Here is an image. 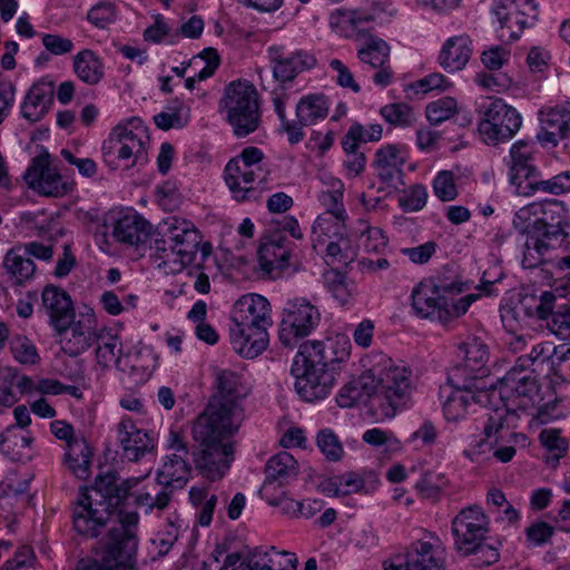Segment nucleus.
Masks as SVG:
<instances>
[{"mask_svg":"<svg viewBox=\"0 0 570 570\" xmlns=\"http://www.w3.org/2000/svg\"><path fill=\"white\" fill-rule=\"evenodd\" d=\"M139 482L140 478H128L119 482L118 475L109 472L98 475L94 485L79 494L72 512L73 528L79 534L87 538L98 537L116 514L119 525L109 530L100 559H82L76 570H135V527L139 518L136 512H118L130 490Z\"/></svg>","mask_w":570,"mask_h":570,"instance_id":"f257e3e1","label":"nucleus"},{"mask_svg":"<svg viewBox=\"0 0 570 570\" xmlns=\"http://www.w3.org/2000/svg\"><path fill=\"white\" fill-rule=\"evenodd\" d=\"M218 394L213 396L193 426L198 448L193 451L195 469L209 481L220 480L234 461L233 436L244 420L239 399L245 395L238 375L230 370L216 372Z\"/></svg>","mask_w":570,"mask_h":570,"instance_id":"f03ea898","label":"nucleus"},{"mask_svg":"<svg viewBox=\"0 0 570 570\" xmlns=\"http://www.w3.org/2000/svg\"><path fill=\"white\" fill-rule=\"evenodd\" d=\"M512 225L522 238L523 267L534 268L544 262L550 249L568 237L569 213L562 202L547 199L520 208Z\"/></svg>","mask_w":570,"mask_h":570,"instance_id":"7ed1b4c3","label":"nucleus"},{"mask_svg":"<svg viewBox=\"0 0 570 570\" xmlns=\"http://www.w3.org/2000/svg\"><path fill=\"white\" fill-rule=\"evenodd\" d=\"M490 394L491 397L498 394L507 412L525 411L542 424L562 415L554 389L550 384H541L534 368L520 371L512 366L499 380V387L491 386Z\"/></svg>","mask_w":570,"mask_h":570,"instance_id":"20e7f679","label":"nucleus"},{"mask_svg":"<svg viewBox=\"0 0 570 570\" xmlns=\"http://www.w3.org/2000/svg\"><path fill=\"white\" fill-rule=\"evenodd\" d=\"M360 376L362 389L385 417H394L411 397L412 371L383 353L374 354Z\"/></svg>","mask_w":570,"mask_h":570,"instance_id":"39448f33","label":"nucleus"},{"mask_svg":"<svg viewBox=\"0 0 570 570\" xmlns=\"http://www.w3.org/2000/svg\"><path fill=\"white\" fill-rule=\"evenodd\" d=\"M220 108L237 137H246L259 126L258 92L247 80L233 81L226 86Z\"/></svg>","mask_w":570,"mask_h":570,"instance_id":"423d86ee","label":"nucleus"},{"mask_svg":"<svg viewBox=\"0 0 570 570\" xmlns=\"http://www.w3.org/2000/svg\"><path fill=\"white\" fill-rule=\"evenodd\" d=\"M462 361L449 373L448 381L452 387L488 389L483 379L488 376L490 351L488 344L480 337L469 336L459 347Z\"/></svg>","mask_w":570,"mask_h":570,"instance_id":"0eeeda50","label":"nucleus"},{"mask_svg":"<svg viewBox=\"0 0 570 570\" xmlns=\"http://www.w3.org/2000/svg\"><path fill=\"white\" fill-rule=\"evenodd\" d=\"M322 341H307L299 345L295 356L292 372L296 376L295 390L306 402L323 400L318 396L316 386L321 382V374L330 367V360L325 354Z\"/></svg>","mask_w":570,"mask_h":570,"instance_id":"6e6552de","label":"nucleus"},{"mask_svg":"<svg viewBox=\"0 0 570 570\" xmlns=\"http://www.w3.org/2000/svg\"><path fill=\"white\" fill-rule=\"evenodd\" d=\"M318 308L304 297L288 299L283 307L278 338L283 346L293 348L320 324Z\"/></svg>","mask_w":570,"mask_h":570,"instance_id":"1a4fd4ad","label":"nucleus"},{"mask_svg":"<svg viewBox=\"0 0 570 570\" xmlns=\"http://www.w3.org/2000/svg\"><path fill=\"white\" fill-rule=\"evenodd\" d=\"M522 117L515 108L502 99H494L482 111L478 129L482 140L489 146L507 142L519 131Z\"/></svg>","mask_w":570,"mask_h":570,"instance_id":"9d476101","label":"nucleus"},{"mask_svg":"<svg viewBox=\"0 0 570 570\" xmlns=\"http://www.w3.org/2000/svg\"><path fill=\"white\" fill-rule=\"evenodd\" d=\"M445 552L438 537L429 534L412 542L403 554L384 562L389 570H444Z\"/></svg>","mask_w":570,"mask_h":570,"instance_id":"9b49d317","label":"nucleus"},{"mask_svg":"<svg viewBox=\"0 0 570 570\" xmlns=\"http://www.w3.org/2000/svg\"><path fill=\"white\" fill-rule=\"evenodd\" d=\"M454 549L464 557L471 554L476 543L485 541L490 531V520L478 505L462 509L451 523Z\"/></svg>","mask_w":570,"mask_h":570,"instance_id":"f8f14e48","label":"nucleus"},{"mask_svg":"<svg viewBox=\"0 0 570 570\" xmlns=\"http://www.w3.org/2000/svg\"><path fill=\"white\" fill-rule=\"evenodd\" d=\"M492 13L501 26L500 38L517 40L524 29L534 26L538 6L534 0H494Z\"/></svg>","mask_w":570,"mask_h":570,"instance_id":"ddd939ff","label":"nucleus"},{"mask_svg":"<svg viewBox=\"0 0 570 570\" xmlns=\"http://www.w3.org/2000/svg\"><path fill=\"white\" fill-rule=\"evenodd\" d=\"M463 292L462 284H435L432 281L419 283L412 291V307L422 318H435L443 323L446 295Z\"/></svg>","mask_w":570,"mask_h":570,"instance_id":"4468645a","label":"nucleus"},{"mask_svg":"<svg viewBox=\"0 0 570 570\" xmlns=\"http://www.w3.org/2000/svg\"><path fill=\"white\" fill-rule=\"evenodd\" d=\"M120 456L128 462H141L156 452V441L151 433L140 429L129 416H124L116 426Z\"/></svg>","mask_w":570,"mask_h":570,"instance_id":"2eb2a0df","label":"nucleus"},{"mask_svg":"<svg viewBox=\"0 0 570 570\" xmlns=\"http://www.w3.org/2000/svg\"><path fill=\"white\" fill-rule=\"evenodd\" d=\"M292 245L281 232H274L262 238L258 248V259L262 271L272 279L291 275L288 259L292 253Z\"/></svg>","mask_w":570,"mask_h":570,"instance_id":"dca6fc26","label":"nucleus"},{"mask_svg":"<svg viewBox=\"0 0 570 570\" xmlns=\"http://www.w3.org/2000/svg\"><path fill=\"white\" fill-rule=\"evenodd\" d=\"M102 154L107 164L112 165L115 159L130 161L126 164L129 168L145 157L146 148L142 137L137 132L126 126H116L102 145Z\"/></svg>","mask_w":570,"mask_h":570,"instance_id":"f3484780","label":"nucleus"},{"mask_svg":"<svg viewBox=\"0 0 570 570\" xmlns=\"http://www.w3.org/2000/svg\"><path fill=\"white\" fill-rule=\"evenodd\" d=\"M101 233L106 234L108 226H112V237L121 244L138 246L146 242L150 234V224L138 214H125L119 216L115 212L106 213L99 219Z\"/></svg>","mask_w":570,"mask_h":570,"instance_id":"a211bd4d","label":"nucleus"},{"mask_svg":"<svg viewBox=\"0 0 570 570\" xmlns=\"http://www.w3.org/2000/svg\"><path fill=\"white\" fill-rule=\"evenodd\" d=\"M322 343L330 360V367L321 374V383L317 381L314 389L318 390V396H327L336 383L337 375L350 361L352 344L345 334H335Z\"/></svg>","mask_w":570,"mask_h":570,"instance_id":"6ab92c4d","label":"nucleus"},{"mask_svg":"<svg viewBox=\"0 0 570 570\" xmlns=\"http://www.w3.org/2000/svg\"><path fill=\"white\" fill-rule=\"evenodd\" d=\"M330 202L334 205L335 209L327 210L323 215L318 216L313 225V234L317 235L318 238L325 237L330 240L326 246V255L332 258H336L341 254V246L338 244L345 236L344 226V209L338 204V197L330 193L327 195ZM325 239H322L324 242ZM321 242V239H318Z\"/></svg>","mask_w":570,"mask_h":570,"instance_id":"aec40b11","label":"nucleus"},{"mask_svg":"<svg viewBox=\"0 0 570 570\" xmlns=\"http://www.w3.org/2000/svg\"><path fill=\"white\" fill-rule=\"evenodd\" d=\"M55 330H66L72 324L75 309L70 295L61 287L49 284L41 293V307Z\"/></svg>","mask_w":570,"mask_h":570,"instance_id":"412c9836","label":"nucleus"},{"mask_svg":"<svg viewBox=\"0 0 570 570\" xmlns=\"http://www.w3.org/2000/svg\"><path fill=\"white\" fill-rule=\"evenodd\" d=\"M24 179L41 195L50 197L63 196L72 188L69 183L62 181L58 173L49 168L48 161L43 157H36L32 160L24 174Z\"/></svg>","mask_w":570,"mask_h":570,"instance_id":"4be33fe9","label":"nucleus"},{"mask_svg":"<svg viewBox=\"0 0 570 570\" xmlns=\"http://www.w3.org/2000/svg\"><path fill=\"white\" fill-rule=\"evenodd\" d=\"M404 163L402 151L396 145H386L376 150L373 167L384 185L379 188V193L389 194L390 190L386 189H396L397 185L402 184Z\"/></svg>","mask_w":570,"mask_h":570,"instance_id":"5701e85b","label":"nucleus"},{"mask_svg":"<svg viewBox=\"0 0 570 570\" xmlns=\"http://www.w3.org/2000/svg\"><path fill=\"white\" fill-rule=\"evenodd\" d=\"M230 321L243 326L268 328L272 325L271 304L259 294L244 295L235 303Z\"/></svg>","mask_w":570,"mask_h":570,"instance_id":"b1692460","label":"nucleus"},{"mask_svg":"<svg viewBox=\"0 0 570 570\" xmlns=\"http://www.w3.org/2000/svg\"><path fill=\"white\" fill-rule=\"evenodd\" d=\"M267 330L266 327L230 323L229 338L234 351L245 358L257 357L268 345Z\"/></svg>","mask_w":570,"mask_h":570,"instance_id":"393cba45","label":"nucleus"},{"mask_svg":"<svg viewBox=\"0 0 570 570\" xmlns=\"http://www.w3.org/2000/svg\"><path fill=\"white\" fill-rule=\"evenodd\" d=\"M537 148L534 141L518 140L511 149L509 156L510 180L517 187L518 194H528L521 190L522 179L535 177V167L533 165V155Z\"/></svg>","mask_w":570,"mask_h":570,"instance_id":"a878e982","label":"nucleus"},{"mask_svg":"<svg viewBox=\"0 0 570 570\" xmlns=\"http://www.w3.org/2000/svg\"><path fill=\"white\" fill-rule=\"evenodd\" d=\"M53 102V82L41 79L27 92L21 105V114L30 122H37L49 111Z\"/></svg>","mask_w":570,"mask_h":570,"instance_id":"bb28decb","label":"nucleus"},{"mask_svg":"<svg viewBox=\"0 0 570 570\" xmlns=\"http://www.w3.org/2000/svg\"><path fill=\"white\" fill-rule=\"evenodd\" d=\"M94 317L88 316L85 321L75 322L67 325L66 330H55L60 337L59 342L65 353L77 356L91 346Z\"/></svg>","mask_w":570,"mask_h":570,"instance_id":"cd10ccee","label":"nucleus"},{"mask_svg":"<svg viewBox=\"0 0 570 570\" xmlns=\"http://www.w3.org/2000/svg\"><path fill=\"white\" fill-rule=\"evenodd\" d=\"M554 303L556 296L551 292H543L540 296L524 295L515 307L503 311L502 321L507 327H512V325L507 324L509 318H517V315L522 313L524 316L548 322L554 308Z\"/></svg>","mask_w":570,"mask_h":570,"instance_id":"c85d7f7f","label":"nucleus"},{"mask_svg":"<svg viewBox=\"0 0 570 570\" xmlns=\"http://www.w3.org/2000/svg\"><path fill=\"white\" fill-rule=\"evenodd\" d=\"M453 389L443 403V413L448 421H458L463 417L471 402L480 404L491 399L489 389Z\"/></svg>","mask_w":570,"mask_h":570,"instance_id":"c756f323","label":"nucleus"},{"mask_svg":"<svg viewBox=\"0 0 570 570\" xmlns=\"http://www.w3.org/2000/svg\"><path fill=\"white\" fill-rule=\"evenodd\" d=\"M472 55V40L468 35L449 38L442 46L439 62L446 71H458L465 67Z\"/></svg>","mask_w":570,"mask_h":570,"instance_id":"7c9ffc66","label":"nucleus"},{"mask_svg":"<svg viewBox=\"0 0 570 570\" xmlns=\"http://www.w3.org/2000/svg\"><path fill=\"white\" fill-rule=\"evenodd\" d=\"M316 66V58L308 51L297 50L273 61V76L277 81L292 82L296 76Z\"/></svg>","mask_w":570,"mask_h":570,"instance_id":"2f4dec72","label":"nucleus"},{"mask_svg":"<svg viewBox=\"0 0 570 570\" xmlns=\"http://www.w3.org/2000/svg\"><path fill=\"white\" fill-rule=\"evenodd\" d=\"M224 178L233 198L237 202H257L263 196V187L257 181L246 173H237L228 164L225 166Z\"/></svg>","mask_w":570,"mask_h":570,"instance_id":"473e14b6","label":"nucleus"},{"mask_svg":"<svg viewBox=\"0 0 570 570\" xmlns=\"http://www.w3.org/2000/svg\"><path fill=\"white\" fill-rule=\"evenodd\" d=\"M76 76L86 85H98L105 75V66L100 57L90 49L79 51L72 59Z\"/></svg>","mask_w":570,"mask_h":570,"instance_id":"72a5a7b5","label":"nucleus"},{"mask_svg":"<svg viewBox=\"0 0 570 570\" xmlns=\"http://www.w3.org/2000/svg\"><path fill=\"white\" fill-rule=\"evenodd\" d=\"M298 474V464L295 458L285 451H282L266 462L265 482L283 485L294 480Z\"/></svg>","mask_w":570,"mask_h":570,"instance_id":"f704fd0d","label":"nucleus"},{"mask_svg":"<svg viewBox=\"0 0 570 570\" xmlns=\"http://www.w3.org/2000/svg\"><path fill=\"white\" fill-rule=\"evenodd\" d=\"M3 268L17 285L30 279L36 271L33 261L21 247L10 249L3 259Z\"/></svg>","mask_w":570,"mask_h":570,"instance_id":"c9c22d12","label":"nucleus"},{"mask_svg":"<svg viewBox=\"0 0 570 570\" xmlns=\"http://www.w3.org/2000/svg\"><path fill=\"white\" fill-rule=\"evenodd\" d=\"M66 448V465L77 478L86 479L89 475L90 446L83 438L79 436L76 440L69 441Z\"/></svg>","mask_w":570,"mask_h":570,"instance_id":"e433bc0d","label":"nucleus"},{"mask_svg":"<svg viewBox=\"0 0 570 570\" xmlns=\"http://www.w3.org/2000/svg\"><path fill=\"white\" fill-rule=\"evenodd\" d=\"M191 466L187 461V456H174L167 454L161 469L157 474V481L167 487L181 488L188 480Z\"/></svg>","mask_w":570,"mask_h":570,"instance_id":"4c0bfd02","label":"nucleus"},{"mask_svg":"<svg viewBox=\"0 0 570 570\" xmlns=\"http://www.w3.org/2000/svg\"><path fill=\"white\" fill-rule=\"evenodd\" d=\"M362 135V125L353 124L342 139V147L346 153L344 161L351 176L360 175L365 167L366 157L364 153L358 151L357 139Z\"/></svg>","mask_w":570,"mask_h":570,"instance_id":"58836bf2","label":"nucleus"},{"mask_svg":"<svg viewBox=\"0 0 570 570\" xmlns=\"http://www.w3.org/2000/svg\"><path fill=\"white\" fill-rule=\"evenodd\" d=\"M328 101L322 94L304 96L296 105V118L303 125H314L328 114Z\"/></svg>","mask_w":570,"mask_h":570,"instance_id":"ea45409f","label":"nucleus"},{"mask_svg":"<svg viewBox=\"0 0 570 570\" xmlns=\"http://www.w3.org/2000/svg\"><path fill=\"white\" fill-rule=\"evenodd\" d=\"M357 57L368 69L382 67L389 62L390 46L376 36H370L357 49Z\"/></svg>","mask_w":570,"mask_h":570,"instance_id":"a19ab883","label":"nucleus"},{"mask_svg":"<svg viewBox=\"0 0 570 570\" xmlns=\"http://www.w3.org/2000/svg\"><path fill=\"white\" fill-rule=\"evenodd\" d=\"M189 119V107L178 99L173 100L164 111L154 116L155 125L161 130L180 129L188 124Z\"/></svg>","mask_w":570,"mask_h":570,"instance_id":"79ce46f5","label":"nucleus"},{"mask_svg":"<svg viewBox=\"0 0 570 570\" xmlns=\"http://www.w3.org/2000/svg\"><path fill=\"white\" fill-rule=\"evenodd\" d=\"M374 17L360 10H337L331 16L332 28L345 38L355 37V28L362 21H373Z\"/></svg>","mask_w":570,"mask_h":570,"instance_id":"37998d69","label":"nucleus"},{"mask_svg":"<svg viewBox=\"0 0 570 570\" xmlns=\"http://www.w3.org/2000/svg\"><path fill=\"white\" fill-rule=\"evenodd\" d=\"M560 352L552 343H538L531 346L530 353L519 356L513 367L522 371L544 362H550L553 367V360L558 361Z\"/></svg>","mask_w":570,"mask_h":570,"instance_id":"c03bdc74","label":"nucleus"},{"mask_svg":"<svg viewBox=\"0 0 570 570\" xmlns=\"http://www.w3.org/2000/svg\"><path fill=\"white\" fill-rule=\"evenodd\" d=\"M171 487H167L161 484L159 481L156 484H153L151 488H146L144 491L139 492L136 497V504L138 507L146 508V511H151L154 509L164 510L168 507L173 491Z\"/></svg>","mask_w":570,"mask_h":570,"instance_id":"a18cd8bd","label":"nucleus"},{"mask_svg":"<svg viewBox=\"0 0 570 570\" xmlns=\"http://www.w3.org/2000/svg\"><path fill=\"white\" fill-rule=\"evenodd\" d=\"M274 546L256 547L249 550L239 564L233 570H275L276 560L272 557Z\"/></svg>","mask_w":570,"mask_h":570,"instance_id":"49530a36","label":"nucleus"},{"mask_svg":"<svg viewBox=\"0 0 570 570\" xmlns=\"http://www.w3.org/2000/svg\"><path fill=\"white\" fill-rule=\"evenodd\" d=\"M187 238L180 239L175 244L177 249V261L170 266V273H179L185 266L193 263L196 258L200 245L199 233H191L186 235Z\"/></svg>","mask_w":570,"mask_h":570,"instance_id":"de8ad7c7","label":"nucleus"},{"mask_svg":"<svg viewBox=\"0 0 570 570\" xmlns=\"http://www.w3.org/2000/svg\"><path fill=\"white\" fill-rule=\"evenodd\" d=\"M198 233L195 226L185 219L169 217L161 222L157 227V236H166L168 243L177 244L180 239L187 238L186 235Z\"/></svg>","mask_w":570,"mask_h":570,"instance_id":"09e8293b","label":"nucleus"},{"mask_svg":"<svg viewBox=\"0 0 570 570\" xmlns=\"http://www.w3.org/2000/svg\"><path fill=\"white\" fill-rule=\"evenodd\" d=\"M121 352L122 345L117 336L110 335L106 340L104 337H99L96 357L98 364L104 368L117 365L120 362Z\"/></svg>","mask_w":570,"mask_h":570,"instance_id":"8fccbe9b","label":"nucleus"},{"mask_svg":"<svg viewBox=\"0 0 570 570\" xmlns=\"http://www.w3.org/2000/svg\"><path fill=\"white\" fill-rule=\"evenodd\" d=\"M564 140L570 141V102L551 108L541 119Z\"/></svg>","mask_w":570,"mask_h":570,"instance_id":"3c124183","label":"nucleus"},{"mask_svg":"<svg viewBox=\"0 0 570 570\" xmlns=\"http://www.w3.org/2000/svg\"><path fill=\"white\" fill-rule=\"evenodd\" d=\"M327 288L340 304H346L356 291L355 283L341 272L327 275Z\"/></svg>","mask_w":570,"mask_h":570,"instance_id":"603ef678","label":"nucleus"},{"mask_svg":"<svg viewBox=\"0 0 570 570\" xmlns=\"http://www.w3.org/2000/svg\"><path fill=\"white\" fill-rule=\"evenodd\" d=\"M380 114L386 122L394 126L410 127L415 121L412 107L403 102L385 105Z\"/></svg>","mask_w":570,"mask_h":570,"instance_id":"864d4df0","label":"nucleus"},{"mask_svg":"<svg viewBox=\"0 0 570 570\" xmlns=\"http://www.w3.org/2000/svg\"><path fill=\"white\" fill-rule=\"evenodd\" d=\"M546 326L557 337L570 343V305L553 308Z\"/></svg>","mask_w":570,"mask_h":570,"instance_id":"5fc2aeb1","label":"nucleus"},{"mask_svg":"<svg viewBox=\"0 0 570 570\" xmlns=\"http://www.w3.org/2000/svg\"><path fill=\"white\" fill-rule=\"evenodd\" d=\"M458 111L456 100L452 97H443L435 101L430 102L425 108V115L431 124H441Z\"/></svg>","mask_w":570,"mask_h":570,"instance_id":"6e6d98bb","label":"nucleus"},{"mask_svg":"<svg viewBox=\"0 0 570 570\" xmlns=\"http://www.w3.org/2000/svg\"><path fill=\"white\" fill-rule=\"evenodd\" d=\"M446 484L448 480L442 473L428 471L416 482L415 488L423 498L436 499Z\"/></svg>","mask_w":570,"mask_h":570,"instance_id":"4d7b16f0","label":"nucleus"},{"mask_svg":"<svg viewBox=\"0 0 570 570\" xmlns=\"http://www.w3.org/2000/svg\"><path fill=\"white\" fill-rule=\"evenodd\" d=\"M151 248L154 249L155 261L158 262V267L164 268L166 273H170V266L177 261L175 244L168 243L166 236H157Z\"/></svg>","mask_w":570,"mask_h":570,"instance_id":"13d9d810","label":"nucleus"},{"mask_svg":"<svg viewBox=\"0 0 570 570\" xmlns=\"http://www.w3.org/2000/svg\"><path fill=\"white\" fill-rule=\"evenodd\" d=\"M428 200L426 188L421 184L410 186L399 197V205L405 212H417L421 210Z\"/></svg>","mask_w":570,"mask_h":570,"instance_id":"bf43d9fd","label":"nucleus"},{"mask_svg":"<svg viewBox=\"0 0 570 570\" xmlns=\"http://www.w3.org/2000/svg\"><path fill=\"white\" fill-rule=\"evenodd\" d=\"M33 442L32 435L27 432L20 434L16 426H8L0 434V450L8 453L14 448L29 449Z\"/></svg>","mask_w":570,"mask_h":570,"instance_id":"052dcab7","label":"nucleus"},{"mask_svg":"<svg viewBox=\"0 0 570 570\" xmlns=\"http://www.w3.org/2000/svg\"><path fill=\"white\" fill-rule=\"evenodd\" d=\"M317 446L330 461H338L343 455V446L331 430H322L317 434Z\"/></svg>","mask_w":570,"mask_h":570,"instance_id":"680f3d73","label":"nucleus"},{"mask_svg":"<svg viewBox=\"0 0 570 570\" xmlns=\"http://www.w3.org/2000/svg\"><path fill=\"white\" fill-rule=\"evenodd\" d=\"M219 56L217 51L213 48H207L203 50L198 56L194 57L188 66H195L198 63H205L204 67L196 73V77L199 81L206 80L207 78L212 77L216 69L219 66Z\"/></svg>","mask_w":570,"mask_h":570,"instance_id":"e2e57ef3","label":"nucleus"},{"mask_svg":"<svg viewBox=\"0 0 570 570\" xmlns=\"http://www.w3.org/2000/svg\"><path fill=\"white\" fill-rule=\"evenodd\" d=\"M14 358L21 364H35L39 355L35 344L26 336H17L11 342Z\"/></svg>","mask_w":570,"mask_h":570,"instance_id":"0e129e2a","label":"nucleus"},{"mask_svg":"<svg viewBox=\"0 0 570 570\" xmlns=\"http://www.w3.org/2000/svg\"><path fill=\"white\" fill-rule=\"evenodd\" d=\"M435 196L442 202H451L458 196L454 176L449 170L440 171L433 181Z\"/></svg>","mask_w":570,"mask_h":570,"instance_id":"69168bd1","label":"nucleus"},{"mask_svg":"<svg viewBox=\"0 0 570 570\" xmlns=\"http://www.w3.org/2000/svg\"><path fill=\"white\" fill-rule=\"evenodd\" d=\"M117 11L114 3L101 2L94 6L87 13L88 21L99 29H105L116 20Z\"/></svg>","mask_w":570,"mask_h":570,"instance_id":"338daca9","label":"nucleus"},{"mask_svg":"<svg viewBox=\"0 0 570 570\" xmlns=\"http://www.w3.org/2000/svg\"><path fill=\"white\" fill-rule=\"evenodd\" d=\"M539 438L542 445L552 454L554 462H558L568 450L567 441L560 436L557 430H543Z\"/></svg>","mask_w":570,"mask_h":570,"instance_id":"774afa93","label":"nucleus"}]
</instances>
